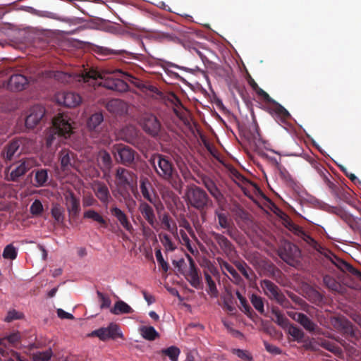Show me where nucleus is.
<instances>
[{"mask_svg": "<svg viewBox=\"0 0 361 361\" xmlns=\"http://www.w3.org/2000/svg\"><path fill=\"white\" fill-rule=\"evenodd\" d=\"M283 224L286 228L297 236L300 237L311 247L329 259L341 271L350 274L355 279L361 281V272L359 270L337 257L329 249L322 246L317 241L307 233L302 227L295 224L290 219H289V217L286 216V219H283Z\"/></svg>", "mask_w": 361, "mask_h": 361, "instance_id": "1", "label": "nucleus"}, {"mask_svg": "<svg viewBox=\"0 0 361 361\" xmlns=\"http://www.w3.org/2000/svg\"><path fill=\"white\" fill-rule=\"evenodd\" d=\"M94 70L99 73L100 77H98L95 85H87V87L93 88L94 90L96 89L97 86H103L106 89L120 92H126L128 90V85L123 79L114 78L109 75L123 77L129 81L135 79L132 75L124 73L119 69H115L112 71Z\"/></svg>", "mask_w": 361, "mask_h": 361, "instance_id": "2", "label": "nucleus"}, {"mask_svg": "<svg viewBox=\"0 0 361 361\" xmlns=\"http://www.w3.org/2000/svg\"><path fill=\"white\" fill-rule=\"evenodd\" d=\"M48 76L54 78L56 80L64 83H75L76 86L87 87V85H95L99 73L94 69L84 70L80 74H68L62 71H50Z\"/></svg>", "mask_w": 361, "mask_h": 361, "instance_id": "3", "label": "nucleus"}, {"mask_svg": "<svg viewBox=\"0 0 361 361\" xmlns=\"http://www.w3.org/2000/svg\"><path fill=\"white\" fill-rule=\"evenodd\" d=\"M149 162L156 174L162 180L171 183L177 176V171L171 159L162 154H153Z\"/></svg>", "mask_w": 361, "mask_h": 361, "instance_id": "4", "label": "nucleus"}, {"mask_svg": "<svg viewBox=\"0 0 361 361\" xmlns=\"http://www.w3.org/2000/svg\"><path fill=\"white\" fill-rule=\"evenodd\" d=\"M73 133V128L68 115L59 114L52 120V128L47 135V145L51 146L56 137L68 138Z\"/></svg>", "mask_w": 361, "mask_h": 361, "instance_id": "5", "label": "nucleus"}, {"mask_svg": "<svg viewBox=\"0 0 361 361\" xmlns=\"http://www.w3.org/2000/svg\"><path fill=\"white\" fill-rule=\"evenodd\" d=\"M185 197L188 204L200 212L205 210L212 202L207 193L195 185L188 188Z\"/></svg>", "mask_w": 361, "mask_h": 361, "instance_id": "6", "label": "nucleus"}, {"mask_svg": "<svg viewBox=\"0 0 361 361\" xmlns=\"http://www.w3.org/2000/svg\"><path fill=\"white\" fill-rule=\"evenodd\" d=\"M255 92L259 96L262 97L265 102L271 104V106L269 107V112L274 120L281 125L286 124L288 120L290 118V113L259 87Z\"/></svg>", "mask_w": 361, "mask_h": 361, "instance_id": "7", "label": "nucleus"}, {"mask_svg": "<svg viewBox=\"0 0 361 361\" xmlns=\"http://www.w3.org/2000/svg\"><path fill=\"white\" fill-rule=\"evenodd\" d=\"M35 165V160L34 159H23L6 169L5 179L8 181H18L19 178L24 176Z\"/></svg>", "mask_w": 361, "mask_h": 361, "instance_id": "8", "label": "nucleus"}, {"mask_svg": "<svg viewBox=\"0 0 361 361\" xmlns=\"http://www.w3.org/2000/svg\"><path fill=\"white\" fill-rule=\"evenodd\" d=\"M260 285L264 294L270 300H275L283 308L288 309L292 307L290 302L286 298L280 288L274 283L268 279H264L261 281Z\"/></svg>", "mask_w": 361, "mask_h": 361, "instance_id": "9", "label": "nucleus"}, {"mask_svg": "<svg viewBox=\"0 0 361 361\" xmlns=\"http://www.w3.org/2000/svg\"><path fill=\"white\" fill-rule=\"evenodd\" d=\"M140 125L144 132L153 138L159 137L164 130L159 119L154 114H145L140 119Z\"/></svg>", "mask_w": 361, "mask_h": 361, "instance_id": "10", "label": "nucleus"}, {"mask_svg": "<svg viewBox=\"0 0 361 361\" xmlns=\"http://www.w3.org/2000/svg\"><path fill=\"white\" fill-rule=\"evenodd\" d=\"M137 176L134 172L123 167H118L115 173V182L118 187L133 188L137 183Z\"/></svg>", "mask_w": 361, "mask_h": 361, "instance_id": "11", "label": "nucleus"}, {"mask_svg": "<svg viewBox=\"0 0 361 361\" xmlns=\"http://www.w3.org/2000/svg\"><path fill=\"white\" fill-rule=\"evenodd\" d=\"M113 152L118 162L131 167L135 164L136 152L128 146L124 145H114Z\"/></svg>", "mask_w": 361, "mask_h": 361, "instance_id": "12", "label": "nucleus"}, {"mask_svg": "<svg viewBox=\"0 0 361 361\" xmlns=\"http://www.w3.org/2000/svg\"><path fill=\"white\" fill-rule=\"evenodd\" d=\"M92 50L100 59H104L114 55L121 56L126 59L136 58L135 54L124 49H112L105 47L93 45Z\"/></svg>", "mask_w": 361, "mask_h": 361, "instance_id": "13", "label": "nucleus"}, {"mask_svg": "<svg viewBox=\"0 0 361 361\" xmlns=\"http://www.w3.org/2000/svg\"><path fill=\"white\" fill-rule=\"evenodd\" d=\"M118 138L139 147L142 138V133L133 126H127L123 128L118 133Z\"/></svg>", "mask_w": 361, "mask_h": 361, "instance_id": "14", "label": "nucleus"}, {"mask_svg": "<svg viewBox=\"0 0 361 361\" xmlns=\"http://www.w3.org/2000/svg\"><path fill=\"white\" fill-rule=\"evenodd\" d=\"M139 186L144 199L156 205L158 197L150 180L146 176H140Z\"/></svg>", "mask_w": 361, "mask_h": 361, "instance_id": "15", "label": "nucleus"}, {"mask_svg": "<svg viewBox=\"0 0 361 361\" xmlns=\"http://www.w3.org/2000/svg\"><path fill=\"white\" fill-rule=\"evenodd\" d=\"M196 182L199 184H202L219 204H221L224 202V195L218 188L215 182L210 177L205 175H202L199 177V180H197Z\"/></svg>", "mask_w": 361, "mask_h": 361, "instance_id": "16", "label": "nucleus"}, {"mask_svg": "<svg viewBox=\"0 0 361 361\" xmlns=\"http://www.w3.org/2000/svg\"><path fill=\"white\" fill-rule=\"evenodd\" d=\"M279 255L281 259L291 265L300 255V251L295 245L290 243H285L283 245L279 248Z\"/></svg>", "mask_w": 361, "mask_h": 361, "instance_id": "17", "label": "nucleus"}, {"mask_svg": "<svg viewBox=\"0 0 361 361\" xmlns=\"http://www.w3.org/2000/svg\"><path fill=\"white\" fill-rule=\"evenodd\" d=\"M45 115V109L42 105H35L29 110L25 118V126L27 128H34Z\"/></svg>", "mask_w": 361, "mask_h": 361, "instance_id": "18", "label": "nucleus"}, {"mask_svg": "<svg viewBox=\"0 0 361 361\" xmlns=\"http://www.w3.org/2000/svg\"><path fill=\"white\" fill-rule=\"evenodd\" d=\"M92 335L98 337L102 341L109 338L115 339L117 337L122 336V334L119 332L118 326L114 323H111L107 327L99 328L92 331Z\"/></svg>", "mask_w": 361, "mask_h": 361, "instance_id": "19", "label": "nucleus"}, {"mask_svg": "<svg viewBox=\"0 0 361 361\" xmlns=\"http://www.w3.org/2000/svg\"><path fill=\"white\" fill-rule=\"evenodd\" d=\"M187 257L189 262V269L186 274L183 272L181 273L185 276L186 279L192 287L197 288L201 284V279L198 274V269L192 257L189 255H188Z\"/></svg>", "mask_w": 361, "mask_h": 361, "instance_id": "20", "label": "nucleus"}, {"mask_svg": "<svg viewBox=\"0 0 361 361\" xmlns=\"http://www.w3.org/2000/svg\"><path fill=\"white\" fill-rule=\"evenodd\" d=\"M28 85L27 78L19 73L13 74L10 76L6 87L13 92H19L23 90Z\"/></svg>", "mask_w": 361, "mask_h": 361, "instance_id": "21", "label": "nucleus"}, {"mask_svg": "<svg viewBox=\"0 0 361 361\" xmlns=\"http://www.w3.org/2000/svg\"><path fill=\"white\" fill-rule=\"evenodd\" d=\"M59 161L61 169L63 171H70L72 169L75 168V154L69 149H62L59 154Z\"/></svg>", "mask_w": 361, "mask_h": 361, "instance_id": "22", "label": "nucleus"}, {"mask_svg": "<svg viewBox=\"0 0 361 361\" xmlns=\"http://www.w3.org/2000/svg\"><path fill=\"white\" fill-rule=\"evenodd\" d=\"M95 196L106 207L112 197L109 190L104 183L97 181L94 183L93 188Z\"/></svg>", "mask_w": 361, "mask_h": 361, "instance_id": "23", "label": "nucleus"}, {"mask_svg": "<svg viewBox=\"0 0 361 361\" xmlns=\"http://www.w3.org/2000/svg\"><path fill=\"white\" fill-rule=\"evenodd\" d=\"M211 235L226 256H230L234 252L235 247L233 245L224 235L212 231Z\"/></svg>", "mask_w": 361, "mask_h": 361, "instance_id": "24", "label": "nucleus"}, {"mask_svg": "<svg viewBox=\"0 0 361 361\" xmlns=\"http://www.w3.org/2000/svg\"><path fill=\"white\" fill-rule=\"evenodd\" d=\"M57 99L59 103L70 108L77 106L82 101L80 94L72 92H63L59 94Z\"/></svg>", "mask_w": 361, "mask_h": 361, "instance_id": "25", "label": "nucleus"}, {"mask_svg": "<svg viewBox=\"0 0 361 361\" xmlns=\"http://www.w3.org/2000/svg\"><path fill=\"white\" fill-rule=\"evenodd\" d=\"M98 166L104 173H109L113 165L111 157L106 150H100L97 156Z\"/></svg>", "mask_w": 361, "mask_h": 361, "instance_id": "26", "label": "nucleus"}, {"mask_svg": "<svg viewBox=\"0 0 361 361\" xmlns=\"http://www.w3.org/2000/svg\"><path fill=\"white\" fill-rule=\"evenodd\" d=\"M110 212L112 216L116 218L121 225L129 233H132L134 231L133 226L129 221L127 215L118 207L114 206L111 207Z\"/></svg>", "mask_w": 361, "mask_h": 361, "instance_id": "27", "label": "nucleus"}, {"mask_svg": "<svg viewBox=\"0 0 361 361\" xmlns=\"http://www.w3.org/2000/svg\"><path fill=\"white\" fill-rule=\"evenodd\" d=\"M66 207L69 216L72 219H76L80 212V204L78 198L73 193H70L66 197Z\"/></svg>", "mask_w": 361, "mask_h": 361, "instance_id": "28", "label": "nucleus"}, {"mask_svg": "<svg viewBox=\"0 0 361 361\" xmlns=\"http://www.w3.org/2000/svg\"><path fill=\"white\" fill-rule=\"evenodd\" d=\"M216 260L222 271H226L231 275L232 279L231 280L233 281V283L239 286L243 284V279L230 264L220 257H218Z\"/></svg>", "mask_w": 361, "mask_h": 361, "instance_id": "29", "label": "nucleus"}, {"mask_svg": "<svg viewBox=\"0 0 361 361\" xmlns=\"http://www.w3.org/2000/svg\"><path fill=\"white\" fill-rule=\"evenodd\" d=\"M138 210L148 224L150 226H154L156 221V217L153 208L148 203L141 202L139 204Z\"/></svg>", "mask_w": 361, "mask_h": 361, "instance_id": "30", "label": "nucleus"}, {"mask_svg": "<svg viewBox=\"0 0 361 361\" xmlns=\"http://www.w3.org/2000/svg\"><path fill=\"white\" fill-rule=\"evenodd\" d=\"M293 319L310 333L314 332L318 328L317 325L303 313L295 314Z\"/></svg>", "mask_w": 361, "mask_h": 361, "instance_id": "31", "label": "nucleus"}, {"mask_svg": "<svg viewBox=\"0 0 361 361\" xmlns=\"http://www.w3.org/2000/svg\"><path fill=\"white\" fill-rule=\"evenodd\" d=\"M20 140H13L6 145L1 152V155L4 160L11 161L16 153H17L21 144Z\"/></svg>", "mask_w": 361, "mask_h": 361, "instance_id": "32", "label": "nucleus"}, {"mask_svg": "<svg viewBox=\"0 0 361 361\" xmlns=\"http://www.w3.org/2000/svg\"><path fill=\"white\" fill-rule=\"evenodd\" d=\"M104 121L103 114L101 112H97L93 114L87 121V127L92 131V133H97L100 128ZM93 135V134H92Z\"/></svg>", "mask_w": 361, "mask_h": 361, "instance_id": "33", "label": "nucleus"}, {"mask_svg": "<svg viewBox=\"0 0 361 361\" xmlns=\"http://www.w3.org/2000/svg\"><path fill=\"white\" fill-rule=\"evenodd\" d=\"M161 222L164 229L168 231L173 235L177 234L178 228L176 224L168 213H165L162 215Z\"/></svg>", "mask_w": 361, "mask_h": 361, "instance_id": "34", "label": "nucleus"}, {"mask_svg": "<svg viewBox=\"0 0 361 361\" xmlns=\"http://www.w3.org/2000/svg\"><path fill=\"white\" fill-rule=\"evenodd\" d=\"M233 263L246 279L252 280V277L255 274L254 271L243 260H235Z\"/></svg>", "mask_w": 361, "mask_h": 361, "instance_id": "35", "label": "nucleus"}, {"mask_svg": "<svg viewBox=\"0 0 361 361\" xmlns=\"http://www.w3.org/2000/svg\"><path fill=\"white\" fill-rule=\"evenodd\" d=\"M49 179L48 171L45 169H41L35 171V187H42L46 185Z\"/></svg>", "mask_w": 361, "mask_h": 361, "instance_id": "36", "label": "nucleus"}, {"mask_svg": "<svg viewBox=\"0 0 361 361\" xmlns=\"http://www.w3.org/2000/svg\"><path fill=\"white\" fill-rule=\"evenodd\" d=\"M110 312L116 315L121 314H129L133 312V310L126 302L123 300H118L115 304L113 308L110 310Z\"/></svg>", "mask_w": 361, "mask_h": 361, "instance_id": "37", "label": "nucleus"}, {"mask_svg": "<svg viewBox=\"0 0 361 361\" xmlns=\"http://www.w3.org/2000/svg\"><path fill=\"white\" fill-rule=\"evenodd\" d=\"M83 218L92 219L104 228L107 226L106 221L99 212L94 209H88L85 211L83 214Z\"/></svg>", "mask_w": 361, "mask_h": 361, "instance_id": "38", "label": "nucleus"}, {"mask_svg": "<svg viewBox=\"0 0 361 361\" xmlns=\"http://www.w3.org/2000/svg\"><path fill=\"white\" fill-rule=\"evenodd\" d=\"M271 313L274 316V321L280 326L285 328L287 327L289 321L288 319L281 313L278 307H273L271 309Z\"/></svg>", "mask_w": 361, "mask_h": 361, "instance_id": "39", "label": "nucleus"}, {"mask_svg": "<svg viewBox=\"0 0 361 361\" xmlns=\"http://www.w3.org/2000/svg\"><path fill=\"white\" fill-rule=\"evenodd\" d=\"M319 345L337 356H341L342 355V349L336 343L328 340H322L319 342Z\"/></svg>", "mask_w": 361, "mask_h": 361, "instance_id": "40", "label": "nucleus"}, {"mask_svg": "<svg viewBox=\"0 0 361 361\" xmlns=\"http://www.w3.org/2000/svg\"><path fill=\"white\" fill-rule=\"evenodd\" d=\"M125 103L120 99H112L107 104V109L109 111L115 114H121L125 109Z\"/></svg>", "mask_w": 361, "mask_h": 361, "instance_id": "41", "label": "nucleus"}, {"mask_svg": "<svg viewBox=\"0 0 361 361\" xmlns=\"http://www.w3.org/2000/svg\"><path fill=\"white\" fill-rule=\"evenodd\" d=\"M160 353L169 357L171 361H178L180 350L178 347L173 345L167 348L162 349Z\"/></svg>", "mask_w": 361, "mask_h": 361, "instance_id": "42", "label": "nucleus"}, {"mask_svg": "<svg viewBox=\"0 0 361 361\" xmlns=\"http://www.w3.org/2000/svg\"><path fill=\"white\" fill-rule=\"evenodd\" d=\"M204 279L208 286L207 292L212 297L216 298L218 296L219 292L214 281L212 279L210 274L206 271L204 272Z\"/></svg>", "mask_w": 361, "mask_h": 361, "instance_id": "43", "label": "nucleus"}, {"mask_svg": "<svg viewBox=\"0 0 361 361\" xmlns=\"http://www.w3.org/2000/svg\"><path fill=\"white\" fill-rule=\"evenodd\" d=\"M343 333L348 339H357L358 330L356 329L350 322H346L343 325Z\"/></svg>", "mask_w": 361, "mask_h": 361, "instance_id": "44", "label": "nucleus"}, {"mask_svg": "<svg viewBox=\"0 0 361 361\" xmlns=\"http://www.w3.org/2000/svg\"><path fill=\"white\" fill-rule=\"evenodd\" d=\"M141 334L148 341H154L159 337V334L153 326H142L140 329Z\"/></svg>", "mask_w": 361, "mask_h": 361, "instance_id": "45", "label": "nucleus"}, {"mask_svg": "<svg viewBox=\"0 0 361 361\" xmlns=\"http://www.w3.org/2000/svg\"><path fill=\"white\" fill-rule=\"evenodd\" d=\"M64 210L59 204H54L51 208V214L55 221L63 223L64 221Z\"/></svg>", "mask_w": 361, "mask_h": 361, "instance_id": "46", "label": "nucleus"}, {"mask_svg": "<svg viewBox=\"0 0 361 361\" xmlns=\"http://www.w3.org/2000/svg\"><path fill=\"white\" fill-rule=\"evenodd\" d=\"M288 334L294 338V340L301 342L305 337L303 331L294 324H290L288 326Z\"/></svg>", "mask_w": 361, "mask_h": 361, "instance_id": "47", "label": "nucleus"}, {"mask_svg": "<svg viewBox=\"0 0 361 361\" xmlns=\"http://www.w3.org/2000/svg\"><path fill=\"white\" fill-rule=\"evenodd\" d=\"M324 284L331 290L338 291L341 285L338 283L334 278L329 275H325L323 277Z\"/></svg>", "mask_w": 361, "mask_h": 361, "instance_id": "48", "label": "nucleus"}, {"mask_svg": "<svg viewBox=\"0 0 361 361\" xmlns=\"http://www.w3.org/2000/svg\"><path fill=\"white\" fill-rule=\"evenodd\" d=\"M250 302L256 310H257L260 314L264 313V300L261 296L256 294H252L250 297Z\"/></svg>", "mask_w": 361, "mask_h": 361, "instance_id": "49", "label": "nucleus"}, {"mask_svg": "<svg viewBox=\"0 0 361 361\" xmlns=\"http://www.w3.org/2000/svg\"><path fill=\"white\" fill-rule=\"evenodd\" d=\"M215 215L217 217L218 223L221 228H228L229 225L233 224L231 219L228 217L226 213L216 211Z\"/></svg>", "mask_w": 361, "mask_h": 361, "instance_id": "50", "label": "nucleus"}, {"mask_svg": "<svg viewBox=\"0 0 361 361\" xmlns=\"http://www.w3.org/2000/svg\"><path fill=\"white\" fill-rule=\"evenodd\" d=\"M336 214L346 222L350 227L354 228L355 218L342 209H336Z\"/></svg>", "mask_w": 361, "mask_h": 361, "instance_id": "51", "label": "nucleus"}, {"mask_svg": "<svg viewBox=\"0 0 361 361\" xmlns=\"http://www.w3.org/2000/svg\"><path fill=\"white\" fill-rule=\"evenodd\" d=\"M159 239L162 245L164 246L166 250L168 251H173L176 250V247L174 243L172 242L169 235L166 233H160L159 235Z\"/></svg>", "mask_w": 361, "mask_h": 361, "instance_id": "52", "label": "nucleus"}, {"mask_svg": "<svg viewBox=\"0 0 361 361\" xmlns=\"http://www.w3.org/2000/svg\"><path fill=\"white\" fill-rule=\"evenodd\" d=\"M18 252L16 248L12 245H6L3 251L2 256L4 259H15L17 257Z\"/></svg>", "mask_w": 361, "mask_h": 361, "instance_id": "53", "label": "nucleus"}, {"mask_svg": "<svg viewBox=\"0 0 361 361\" xmlns=\"http://www.w3.org/2000/svg\"><path fill=\"white\" fill-rule=\"evenodd\" d=\"M136 86L140 88L143 91H149L150 92L154 93L158 96H161L162 92L156 87L152 85L143 84L142 82L138 81Z\"/></svg>", "mask_w": 361, "mask_h": 361, "instance_id": "54", "label": "nucleus"}, {"mask_svg": "<svg viewBox=\"0 0 361 361\" xmlns=\"http://www.w3.org/2000/svg\"><path fill=\"white\" fill-rule=\"evenodd\" d=\"M30 212L33 216H39L43 212L44 208L42 202L39 200H35L30 208Z\"/></svg>", "mask_w": 361, "mask_h": 361, "instance_id": "55", "label": "nucleus"}, {"mask_svg": "<svg viewBox=\"0 0 361 361\" xmlns=\"http://www.w3.org/2000/svg\"><path fill=\"white\" fill-rule=\"evenodd\" d=\"M97 295L99 301L101 302L100 307L102 309L109 308L111 306V301L109 296L104 295L99 290L97 291Z\"/></svg>", "mask_w": 361, "mask_h": 361, "instance_id": "56", "label": "nucleus"}, {"mask_svg": "<svg viewBox=\"0 0 361 361\" xmlns=\"http://www.w3.org/2000/svg\"><path fill=\"white\" fill-rule=\"evenodd\" d=\"M156 259L164 272H167L169 270V264L164 259L161 252L160 250H155Z\"/></svg>", "mask_w": 361, "mask_h": 361, "instance_id": "57", "label": "nucleus"}, {"mask_svg": "<svg viewBox=\"0 0 361 361\" xmlns=\"http://www.w3.org/2000/svg\"><path fill=\"white\" fill-rule=\"evenodd\" d=\"M20 334L17 331L5 336L3 341H7L11 345H16L20 342Z\"/></svg>", "mask_w": 361, "mask_h": 361, "instance_id": "58", "label": "nucleus"}, {"mask_svg": "<svg viewBox=\"0 0 361 361\" xmlns=\"http://www.w3.org/2000/svg\"><path fill=\"white\" fill-rule=\"evenodd\" d=\"M23 314L16 311V310H12L8 311L7 316L5 318V321L7 322H11L16 319H20L23 318Z\"/></svg>", "mask_w": 361, "mask_h": 361, "instance_id": "59", "label": "nucleus"}, {"mask_svg": "<svg viewBox=\"0 0 361 361\" xmlns=\"http://www.w3.org/2000/svg\"><path fill=\"white\" fill-rule=\"evenodd\" d=\"M233 353L243 360L250 361L252 360V357L246 350H243L241 349H233Z\"/></svg>", "mask_w": 361, "mask_h": 361, "instance_id": "60", "label": "nucleus"}, {"mask_svg": "<svg viewBox=\"0 0 361 361\" xmlns=\"http://www.w3.org/2000/svg\"><path fill=\"white\" fill-rule=\"evenodd\" d=\"M239 301L242 306V311L246 314H250L252 312V310L248 304L246 298L245 297L243 298H240Z\"/></svg>", "mask_w": 361, "mask_h": 361, "instance_id": "61", "label": "nucleus"}, {"mask_svg": "<svg viewBox=\"0 0 361 361\" xmlns=\"http://www.w3.org/2000/svg\"><path fill=\"white\" fill-rule=\"evenodd\" d=\"M264 347L267 351L270 353L274 355H280L281 353V350L279 348L267 342H264Z\"/></svg>", "mask_w": 361, "mask_h": 361, "instance_id": "62", "label": "nucleus"}, {"mask_svg": "<svg viewBox=\"0 0 361 361\" xmlns=\"http://www.w3.org/2000/svg\"><path fill=\"white\" fill-rule=\"evenodd\" d=\"M97 203V200L92 195L84 196L82 198V206L84 207H91Z\"/></svg>", "mask_w": 361, "mask_h": 361, "instance_id": "63", "label": "nucleus"}, {"mask_svg": "<svg viewBox=\"0 0 361 361\" xmlns=\"http://www.w3.org/2000/svg\"><path fill=\"white\" fill-rule=\"evenodd\" d=\"M317 170L327 185L329 181H331L328 177V175H330L328 171L322 166H317Z\"/></svg>", "mask_w": 361, "mask_h": 361, "instance_id": "64", "label": "nucleus"}]
</instances>
